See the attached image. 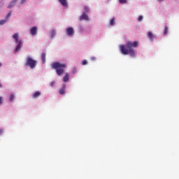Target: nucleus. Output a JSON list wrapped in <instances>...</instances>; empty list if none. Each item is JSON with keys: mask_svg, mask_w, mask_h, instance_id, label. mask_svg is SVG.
<instances>
[{"mask_svg": "<svg viewBox=\"0 0 179 179\" xmlns=\"http://www.w3.org/2000/svg\"><path fill=\"white\" fill-rule=\"evenodd\" d=\"M138 47V43L136 41H129L127 43L126 46L121 45L120 46V51L123 55H131V57H135V50L134 48Z\"/></svg>", "mask_w": 179, "mask_h": 179, "instance_id": "1", "label": "nucleus"}, {"mask_svg": "<svg viewBox=\"0 0 179 179\" xmlns=\"http://www.w3.org/2000/svg\"><path fill=\"white\" fill-rule=\"evenodd\" d=\"M52 69H55L57 75L58 76H62L65 73V68H66V64H62L59 62H55L51 64Z\"/></svg>", "mask_w": 179, "mask_h": 179, "instance_id": "2", "label": "nucleus"}, {"mask_svg": "<svg viewBox=\"0 0 179 179\" xmlns=\"http://www.w3.org/2000/svg\"><path fill=\"white\" fill-rule=\"evenodd\" d=\"M25 66H29L31 69H34V68L37 66V60L33 59V58L28 57L26 59Z\"/></svg>", "mask_w": 179, "mask_h": 179, "instance_id": "3", "label": "nucleus"}, {"mask_svg": "<svg viewBox=\"0 0 179 179\" xmlns=\"http://www.w3.org/2000/svg\"><path fill=\"white\" fill-rule=\"evenodd\" d=\"M10 15H12V12H10L7 14V16L6 17V20H1L0 21V24H5V23H6V22H8V20H9V19L10 18Z\"/></svg>", "mask_w": 179, "mask_h": 179, "instance_id": "4", "label": "nucleus"}, {"mask_svg": "<svg viewBox=\"0 0 179 179\" xmlns=\"http://www.w3.org/2000/svg\"><path fill=\"white\" fill-rule=\"evenodd\" d=\"M66 33L67 35L69 36H73V34H75V30L73 29V27H69L66 29Z\"/></svg>", "mask_w": 179, "mask_h": 179, "instance_id": "5", "label": "nucleus"}, {"mask_svg": "<svg viewBox=\"0 0 179 179\" xmlns=\"http://www.w3.org/2000/svg\"><path fill=\"white\" fill-rule=\"evenodd\" d=\"M80 20H89V15L84 12L80 17Z\"/></svg>", "mask_w": 179, "mask_h": 179, "instance_id": "6", "label": "nucleus"}, {"mask_svg": "<svg viewBox=\"0 0 179 179\" xmlns=\"http://www.w3.org/2000/svg\"><path fill=\"white\" fill-rule=\"evenodd\" d=\"M66 90V85L63 84L62 87L59 90V94H65V91Z\"/></svg>", "mask_w": 179, "mask_h": 179, "instance_id": "7", "label": "nucleus"}, {"mask_svg": "<svg viewBox=\"0 0 179 179\" xmlns=\"http://www.w3.org/2000/svg\"><path fill=\"white\" fill-rule=\"evenodd\" d=\"M30 33L31 36H36L37 34V27H33L32 28H31Z\"/></svg>", "mask_w": 179, "mask_h": 179, "instance_id": "8", "label": "nucleus"}, {"mask_svg": "<svg viewBox=\"0 0 179 179\" xmlns=\"http://www.w3.org/2000/svg\"><path fill=\"white\" fill-rule=\"evenodd\" d=\"M17 44V45L15 48V52H17V51H20V48H22V47L23 46V43L20 41Z\"/></svg>", "mask_w": 179, "mask_h": 179, "instance_id": "9", "label": "nucleus"}, {"mask_svg": "<svg viewBox=\"0 0 179 179\" xmlns=\"http://www.w3.org/2000/svg\"><path fill=\"white\" fill-rule=\"evenodd\" d=\"M148 36L151 41H153V40H155V38H156V36L153 34V33H152L150 31H148Z\"/></svg>", "mask_w": 179, "mask_h": 179, "instance_id": "10", "label": "nucleus"}, {"mask_svg": "<svg viewBox=\"0 0 179 179\" xmlns=\"http://www.w3.org/2000/svg\"><path fill=\"white\" fill-rule=\"evenodd\" d=\"M13 38L15 39L16 43H19V34H15L13 35Z\"/></svg>", "mask_w": 179, "mask_h": 179, "instance_id": "11", "label": "nucleus"}, {"mask_svg": "<svg viewBox=\"0 0 179 179\" xmlns=\"http://www.w3.org/2000/svg\"><path fill=\"white\" fill-rule=\"evenodd\" d=\"M41 96V92H36L33 94V99H37L38 97H40Z\"/></svg>", "mask_w": 179, "mask_h": 179, "instance_id": "12", "label": "nucleus"}, {"mask_svg": "<svg viewBox=\"0 0 179 179\" xmlns=\"http://www.w3.org/2000/svg\"><path fill=\"white\" fill-rule=\"evenodd\" d=\"M64 82H68L69 80V73H66L63 78Z\"/></svg>", "mask_w": 179, "mask_h": 179, "instance_id": "13", "label": "nucleus"}, {"mask_svg": "<svg viewBox=\"0 0 179 179\" xmlns=\"http://www.w3.org/2000/svg\"><path fill=\"white\" fill-rule=\"evenodd\" d=\"M59 1L63 6H66V5H68L66 0H59Z\"/></svg>", "mask_w": 179, "mask_h": 179, "instance_id": "14", "label": "nucleus"}, {"mask_svg": "<svg viewBox=\"0 0 179 179\" xmlns=\"http://www.w3.org/2000/svg\"><path fill=\"white\" fill-rule=\"evenodd\" d=\"M57 34V31H55V30H52L51 31V34H50V37L52 38H54V37H55V35Z\"/></svg>", "mask_w": 179, "mask_h": 179, "instance_id": "15", "label": "nucleus"}, {"mask_svg": "<svg viewBox=\"0 0 179 179\" xmlns=\"http://www.w3.org/2000/svg\"><path fill=\"white\" fill-rule=\"evenodd\" d=\"M45 57H46L45 53L43 52L41 55V59H42L43 64H45Z\"/></svg>", "mask_w": 179, "mask_h": 179, "instance_id": "16", "label": "nucleus"}, {"mask_svg": "<svg viewBox=\"0 0 179 179\" xmlns=\"http://www.w3.org/2000/svg\"><path fill=\"white\" fill-rule=\"evenodd\" d=\"M115 23V18L113 17L110 20V26H114Z\"/></svg>", "mask_w": 179, "mask_h": 179, "instance_id": "17", "label": "nucleus"}, {"mask_svg": "<svg viewBox=\"0 0 179 179\" xmlns=\"http://www.w3.org/2000/svg\"><path fill=\"white\" fill-rule=\"evenodd\" d=\"M17 0H13V1L8 5V8H10L13 5H15V2H16Z\"/></svg>", "mask_w": 179, "mask_h": 179, "instance_id": "18", "label": "nucleus"}, {"mask_svg": "<svg viewBox=\"0 0 179 179\" xmlns=\"http://www.w3.org/2000/svg\"><path fill=\"white\" fill-rule=\"evenodd\" d=\"M169 33V27L166 26L164 31V34L166 36Z\"/></svg>", "mask_w": 179, "mask_h": 179, "instance_id": "19", "label": "nucleus"}, {"mask_svg": "<svg viewBox=\"0 0 179 179\" xmlns=\"http://www.w3.org/2000/svg\"><path fill=\"white\" fill-rule=\"evenodd\" d=\"M14 99H15V94H12L10 96V101H13Z\"/></svg>", "mask_w": 179, "mask_h": 179, "instance_id": "20", "label": "nucleus"}, {"mask_svg": "<svg viewBox=\"0 0 179 179\" xmlns=\"http://www.w3.org/2000/svg\"><path fill=\"white\" fill-rule=\"evenodd\" d=\"M84 9H85V13H88V12H89V7L85 6V7H84Z\"/></svg>", "mask_w": 179, "mask_h": 179, "instance_id": "21", "label": "nucleus"}, {"mask_svg": "<svg viewBox=\"0 0 179 179\" xmlns=\"http://www.w3.org/2000/svg\"><path fill=\"white\" fill-rule=\"evenodd\" d=\"M142 20H143V16L140 15V16L138 17V22H142Z\"/></svg>", "mask_w": 179, "mask_h": 179, "instance_id": "22", "label": "nucleus"}, {"mask_svg": "<svg viewBox=\"0 0 179 179\" xmlns=\"http://www.w3.org/2000/svg\"><path fill=\"white\" fill-rule=\"evenodd\" d=\"M120 3H127V0H119Z\"/></svg>", "mask_w": 179, "mask_h": 179, "instance_id": "23", "label": "nucleus"}, {"mask_svg": "<svg viewBox=\"0 0 179 179\" xmlns=\"http://www.w3.org/2000/svg\"><path fill=\"white\" fill-rule=\"evenodd\" d=\"M82 65H87V60H83L82 62Z\"/></svg>", "mask_w": 179, "mask_h": 179, "instance_id": "24", "label": "nucleus"}, {"mask_svg": "<svg viewBox=\"0 0 179 179\" xmlns=\"http://www.w3.org/2000/svg\"><path fill=\"white\" fill-rule=\"evenodd\" d=\"M50 86H52V87H53V86H55V81H53L50 83Z\"/></svg>", "mask_w": 179, "mask_h": 179, "instance_id": "25", "label": "nucleus"}, {"mask_svg": "<svg viewBox=\"0 0 179 179\" xmlns=\"http://www.w3.org/2000/svg\"><path fill=\"white\" fill-rule=\"evenodd\" d=\"M3 101V98L2 96H0V104Z\"/></svg>", "mask_w": 179, "mask_h": 179, "instance_id": "26", "label": "nucleus"}, {"mask_svg": "<svg viewBox=\"0 0 179 179\" xmlns=\"http://www.w3.org/2000/svg\"><path fill=\"white\" fill-rule=\"evenodd\" d=\"M73 73H76V68H74L73 70Z\"/></svg>", "mask_w": 179, "mask_h": 179, "instance_id": "27", "label": "nucleus"}, {"mask_svg": "<svg viewBox=\"0 0 179 179\" xmlns=\"http://www.w3.org/2000/svg\"><path fill=\"white\" fill-rule=\"evenodd\" d=\"M91 59H92V61H96V57H92L91 58Z\"/></svg>", "mask_w": 179, "mask_h": 179, "instance_id": "28", "label": "nucleus"}, {"mask_svg": "<svg viewBox=\"0 0 179 179\" xmlns=\"http://www.w3.org/2000/svg\"><path fill=\"white\" fill-rule=\"evenodd\" d=\"M24 1H26V0H22V3H23V2H24Z\"/></svg>", "mask_w": 179, "mask_h": 179, "instance_id": "29", "label": "nucleus"}, {"mask_svg": "<svg viewBox=\"0 0 179 179\" xmlns=\"http://www.w3.org/2000/svg\"><path fill=\"white\" fill-rule=\"evenodd\" d=\"M2 66V63H0V67Z\"/></svg>", "mask_w": 179, "mask_h": 179, "instance_id": "30", "label": "nucleus"}, {"mask_svg": "<svg viewBox=\"0 0 179 179\" xmlns=\"http://www.w3.org/2000/svg\"><path fill=\"white\" fill-rule=\"evenodd\" d=\"M2 132V131L1 130H0V134Z\"/></svg>", "mask_w": 179, "mask_h": 179, "instance_id": "31", "label": "nucleus"}, {"mask_svg": "<svg viewBox=\"0 0 179 179\" xmlns=\"http://www.w3.org/2000/svg\"><path fill=\"white\" fill-rule=\"evenodd\" d=\"M158 1H163V0H158Z\"/></svg>", "mask_w": 179, "mask_h": 179, "instance_id": "32", "label": "nucleus"}]
</instances>
